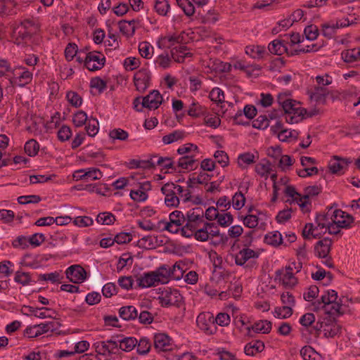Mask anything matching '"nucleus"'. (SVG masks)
I'll list each match as a JSON object with an SVG mask.
<instances>
[{
  "mask_svg": "<svg viewBox=\"0 0 360 360\" xmlns=\"http://www.w3.org/2000/svg\"><path fill=\"white\" fill-rule=\"evenodd\" d=\"M170 338L165 333H158L154 336V347L158 352H166L172 349Z\"/></svg>",
  "mask_w": 360,
  "mask_h": 360,
  "instance_id": "19",
  "label": "nucleus"
},
{
  "mask_svg": "<svg viewBox=\"0 0 360 360\" xmlns=\"http://www.w3.org/2000/svg\"><path fill=\"white\" fill-rule=\"evenodd\" d=\"M93 347L96 352L102 356H110L118 353L117 336H112L111 339L105 341H99L94 343Z\"/></svg>",
  "mask_w": 360,
  "mask_h": 360,
  "instance_id": "7",
  "label": "nucleus"
},
{
  "mask_svg": "<svg viewBox=\"0 0 360 360\" xmlns=\"http://www.w3.org/2000/svg\"><path fill=\"white\" fill-rule=\"evenodd\" d=\"M359 49H347L342 52V58L346 63H353L359 59Z\"/></svg>",
  "mask_w": 360,
  "mask_h": 360,
  "instance_id": "52",
  "label": "nucleus"
},
{
  "mask_svg": "<svg viewBox=\"0 0 360 360\" xmlns=\"http://www.w3.org/2000/svg\"><path fill=\"white\" fill-rule=\"evenodd\" d=\"M265 348L264 343L262 340H254L247 343L244 347V352L248 356H255L262 352Z\"/></svg>",
  "mask_w": 360,
  "mask_h": 360,
  "instance_id": "25",
  "label": "nucleus"
},
{
  "mask_svg": "<svg viewBox=\"0 0 360 360\" xmlns=\"http://www.w3.org/2000/svg\"><path fill=\"white\" fill-rule=\"evenodd\" d=\"M293 310L290 306L277 307L274 309V316L278 319H288L292 316Z\"/></svg>",
  "mask_w": 360,
  "mask_h": 360,
  "instance_id": "49",
  "label": "nucleus"
},
{
  "mask_svg": "<svg viewBox=\"0 0 360 360\" xmlns=\"http://www.w3.org/2000/svg\"><path fill=\"white\" fill-rule=\"evenodd\" d=\"M12 37L14 42L18 44H24L30 42L38 30L39 26L34 19H24L20 22H15L11 25Z\"/></svg>",
  "mask_w": 360,
  "mask_h": 360,
  "instance_id": "1",
  "label": "nucleus"
},
{
  "mask_svg": "<svg viewBox=\"0 0 360 360\" xmlns=\"http://www.w3.org/2000/svg\"><path fill=\"white\" fill-rule=\"evenodd\" d=\"M158 276V282L167 283L171 279V266L167 264H162L154 271Z\"/></svg>",
  "mask_w": 360,
  "mask_h": 360,
  "instance_id": "35",
  "label": "nucleus"
},
{
  "mask_svg": "<svg viewBox=\"0 0 360 360\" xmlns=\"http://www.w3.org/2000/svg\"><path fill=\"white\" fill-rule=\"evenodd\" d=\"M155 12L162 16H167L170 10V5L168 0H155L154 4Z\"/></svg>",
  "mask_w": 360,
  "mask_h": 360,
  "instance_id": "42",
  "label": "nucleus"
},
{
  "mask_svg": "<svg viewBox=\"0 0 360 360\" xmlns=\"http://www.w3.org/2000/svg\"><path fill=\"white\" fill-rule=\"evenodd\" d=\"M56 322L49 321L32 326H28L24 330V335L29 338H37L49 331L53 332L56 329Z\"/></svg>",
  "mask_w": 360,
  "mask_h": 360,
  "instance_id": "10",
  "label": "nucleus"
},
{
  "mask_svg": "<svg viewBox=\"0 0 360 360\" xmlns=\"http://www.w3.org/2000/svg\"><path fill=\"white\" fill-rule=\"evenodd\" d=\"M115 221V217L110 212H103L96 217V221L98 224L105 225H111Z\"/></svg>",
  "mask_w": 360,
  "mask_h": 360,
  "instance_id": "62",
  "label": "nucleus"
},
{
  "mask_svg": "<svg viewBox=\"0 0 360 360\" xmlns=\"http://www.w3.org/2000/svg\"><path fill=\"white\" fill-rule=\"evenodd\" d=\"M271 164L266 159L255 165V172L262 177H267L271 170Z\"/></svg>",
  "mask_w": 360,
  "mask_h": 360,
  "instance_id": "41",
  "label": "nucleus"
},
{
  "mask_svg": "<svg viewBox=\"0 0 360 360\" xmlns=\"http://www.w3.org/2000/svg\"><path fill=\"white\" fill-rule=\"evenodd\" d=\"M212 175H210L205 172H200L197 177L189 178L187 181V185L188 188H193L195 184H207V182L210 181Z\"/></svg>",
  "mask_w": 360,
  "mask_h": 360,
  "instance_id": "39",
  "label": "nucleus"
},
{
  "mask_svg": "<svg viewBox=\"0 0 360 360\" xmlns=\"http://www.w3.org/2000/svg\"><path fill=\"white\" fill-rule=\"evenodd\" d=\"M279 280L286 288H293L297 283V279L293 273H283V269H278L275 272V281Z\"/></svg>",
  "mask_w": 360,
  "mask_h": 360,
  "instance_id": "18",
  "label": "nucleus"
},
{
  "mask_svg": "<svg viewBox=\"0 0 360 360\" xmlns=\"http://www.w3.org/2000/svg\"><path fill=\"white\" fill-rule=\"evenodd\" d=\"M154 168L159 166L162 169H171L174 171L176 170L173 159L169 157H162L158 154L153 155Z\"/></svg>",
  "mask_w": 360,
  "mask_h": 360,
  "instance_id": "26",
  "label": "nucleus"
},
{
  "mask_svg": "<svg viewBox=\"0 0 360 360\" xmlns=\"http://www.w3.org/2000/svg\"><path fill=\"white\" fill-rule=\"evenodd\" d=\"M238 218L243 221L245 226L254 229L259 224V218L257 214H248L246 216H239Z\"/></svg>",
  "mask_w": 360,
  "mask_h": 360,
  "instance_id": "47",
  "label": "nucleus"
},
{
  "mask_svg": "<svg viewBox=\"0 0 360 360\" xmlns=\"http://www.w3.org/2000/svg\"><path fill=\"white\" fill-rule=\"evenodd\" d=\"M105 63L104 55L99 51L89 52L84 59V66L89 71H96L102 69Z\"/></svg>",
  "mask_w": 360,
  "mask_h": 360,
  "instance_id": "8",
  "label": "nucleus"
},
{
  "mask_svg": "<svg viewBox=\"0 0 360 360\" xmlns=\"http://www.w3.org/2000/svg\"><path fill=\"white\" fill-rule=\"evenodd\" d=\"M139 20L132 19L131 20H120L118 22L120 32L126 36H132L136 31V23H139Z\"/></svg>",
  "mask_w": 360,
  "mask_h": 360,
  "instance_id": "29",
  "label": "nucleus"
},
{
  "mask_svg": "<svg viewBox=\"0 0 360 360\" xmlns=\"http://www.w3.org/2000/svg\"><path fill=\"white\" fill-rule=\"evenodd\" d=\"M24 150L27 155L34 157L39 150V144L35 139H30L25 143Z\"/></svg>",
  "mask_w": 360,
  "mask_h": 360,
  "instance_id": "44",
  "label": "nucleus"
},
{
  "mask_svg": "<svg viewBox=\"0 0 360 360\" xmlns=\"http://www.w3.org/2000/svg\"><path fill=\"white\" fill-rule=\"evenodd\" d=\"M245 198L242 191L236 192L232 198L233 207L235 210H240L245 205Z\"/></svg>",
  "mask_w": 360,
  "mask_h": 360,
  "instance_id": "61",
  "label": "nucleus"
},
{
  "mask_svg": "<svg viewBox=\"0 0 360 360\" xmlns=\"http://www.w3.org/2000/svg\"><path fill=\"white\" fill-rule=\"evenodd\" d=\"M65 274L69 281L73 283H83L87 277L86 270L79 264H74L69 266Z\"/></svg>",
  "mask_w": 360,
  "mask_h": 360,
  "instance_id": "12",
  "label": "nucleus"
},
{
  "mask_svg": "<svg viewBox=\"0 0 360 360\" xmlns=\"http://www.w3.org/2000/svg\"><path fill=\"white\" fill-rule=\"evenodd\" d=\"M86 113L83 110H79L73 115L72 122L75 127L83 126L88 121Z\"/></svg>",
  "mask_w": 360,
  "mask_h": 360,
  "instance_id": "60",
  "label": "nucleus"
},
{
  "mask_svg": "<svg viewBox=\"0 0 360 360\" xmlns=\"http://www.w3.org/2000/svg\"><path fill=\"white\" fill-rule=\"evenodd\" d=\"M162 96L158 90H153L149 94L143 97L142 107L149 110H155L162 104Z\"/></svg>",
  "mask_w": 360,
  "mask_h": 360,
  "instance_id": "14",
  "label": "nucleus"
},
{
  "mask_svg": "<svg viewBox=\"0 0 360 360\" xmlns=\"http://www.w3.org/2000/svg\"><path fill=\"white\" fill-rule=\"evenodd\" d=\"M342 215V217H339L338 219H335L334 223L338 224L342 229L351 228L352 224L354 223V218L347 212Z\"/></svg>",
  "mask_w": 360,
  "mask_h": 360,
  "instance_id": "46",
  "label": "nucleus"
},
{
  "mask_svg": "<svg viewBox=\"0 0 360 360\" xmlns=\"http://www.w3.org/2000/svg\"><path fill=\"white\" fill-rule=\"evenodd\" d=\"M186 269L184 262L179 260L176 262L172 267H171V279L179 281L184 276V274Z\"/></svg>",
  "mask_w": 360,
  "mask_h": 360,
  "instance_id": "37",
  "label": "nucleus"
},
{
  "mask_svg": "<svg viewBox=\"0 0 360 360\" xmlns=\"http://www.w3.org/2000/svg\"><path fill=\"white\" fill-rule=\"evenodd\" d=\"M184 37L181 35H169L160 38L157 45L160 49H172L176 44L182 42Z\"/></svg>",
  "mask_w": 360,
  "mask_h": 360,
  "instance_id": "21",
  "label": "nucleus"
},
{
  "mask_svg": "<svg viewBox=\"0 0 360 360\" xmlns=\"http://www.w3.org/2000/svg\"><path fill=\"white\" fill-rule=\"evenodd\" d=\"M159 303L163 307L174 306L180 307L183 303V296L179 290L167 288L158 297Z\"/></svg>",
  "mask_w": 360,
  "mask_h": 360,
  "instance_id": "5",
  "label": "nucleus"
},
{
  "mask_svg": "<svg viewBox=\"0 0 360 360\" xmlns=\"http://www.w3.org/2000/svg\"><path fill=\"white\" fill-rule=\"evenodd\" d=\"M109 136L112 141H126L129 137V134L127 131L117 128L110 130L109 132Z\"/></svg>",
  "mask_w": 360,
  "mask_h": 360,
  "instance_id": "58",
  "label": "nucleus"
},
{
  "mask_svg": "<svg viewBox=\"0 0 360 360\" xmlns=\"http://www.w3.org/2000/svg\"><path fill=\"white\" fill-rule=\"evenodd\" d=\"M272 323L271 321L267 320H260L255 322L252 326L247 328L248 331L253 330L255 333H262L264 334H268L271 332Z\"/></svg>",
  "mask_w": 360,
  "mask_h": 360,
  "instance_id": "32",
  "label": "nucleus"
},
{
  "mask_svg": "<svg viewBox=\"0 0 360 360\" xmlns=\"http://www.w3.org/2000/svg\"><path fill=\"white\" fill-rule=\"evenodd\" d=\"M68 102L74 107L79 108L82 103V97L75 91H70L66 94Z\"/></svg>",
  "mask_w": 360,
  "mask_h": 360,
  "instance_id": "64",
  "label": "nucleus"
},
{
  "mask_svg": "<svg viewBox=\"0 0 360 360\" xmlns=\"http://www.w3.org/2000/svg\"><path fill=\"white\" fill-rule=\"evenodd\" d=\"M15 71L7 60L0 59V76H8L10 73L15 76Z\"/></svg>",
  "mask_w": 360,
  "mask_h": 360,
  "instance_id": "59",
  "label": "nucleus"
},
{
  "mask_svg": "<svg viewBox=\"0 0 360 360\" xmlns=\"http://www.w3.org/2000/svg\"><path fill=\"white\" fill-rule=\"evenodd\" d=\"M133 80L136 89L143 93L150 86L151 72L147 68H141L135 72Z\"/></svg>",
  "mask_w": 360,
  "mask_h": 360,
  "instance_id": "9",
  "label": "nucleus"
},
{
  "mask_svg": "<svg viewBox=\"0 0 360 360\" xmlns=\"http://www.w3.org/2000/svg\"><path fill=\"white\" fill-rule=\"evenodd\" d=\"M196 161L193 155H184L179 159L177 167L184 169L193 170L197 167V165H195Z\"/></svg>",
  "mask_w": 360,
  "mask_h": 360,
  "instance_id": "36",
  "label": "nucleus"
},
{
  "mask_svg": "<svg viewBox=\"0 0 360 360\" xmlns=\"http://www.w3.org/2000/svg\"><path fill=\"white\" fill-rule=\"evenodd\" d=\"M196 324L207 335H214L217 331V326L214 323V316L210 311L200 313L196 319Z\"/></svg>",
  "mask_w": 360,
  "mask_h": 360,
  "instance_id": "6",
  "label": "nucleus"
},
{
  "mask_svg": "<svg viewBox=\"0 0 360 360\" xmlns=\"http://www.w3.org/2000/svg\"><path fill=\"white\" fill-rule=\"evenodd\" d=\"M352 162L350 158H340L335 157V160L329 163L328 167L331 173L338 174Z\"/></svg>",
  "mask_w": 360,
  "mask_h": 360,
  "instance_id": "33",
  "label": "nucleus"
},
{
  "mask_svg": "<svg viewBox=\"0 0 360 360\" xmlns=\"http://www.w3.org/2000/svg\"><path fill=\"white\" fill-rule=\"evenodd\" d=\"M85 129L89 136H94L98 131V121L96 118L90 117L86 122Z\"/></svg>",
  "mask_w": 360,
  "mask_h": 360,
  "instance_id": "54",
  "label": "nucleus"
},
{
  "mask_svg": "<svg viewBox=\"0 0 360 360\" xmlns=\"http://www.w3.org/2000/svg\"><path fill=\"white\" fill-rule=\"evenodd\" d=\"M299 322L303 327L302 333L307 332L311 335V329L316 323L315 315L313 313H306L300 317Z\"/></svg>",
  "mask_w": 360,
  "mask_h": 360,
  "instance_id": "28",
  "label": "nucleus"
},
{
  "mask_svg": "<svg viewBox=\"0 0 360 360\" xmlns=\"http://www.w3.org/2000/svg\"><path fill=\"white\" fill-rule=\"evenodd\" d=\"M185 136L184 132L179 130H175L173 132L162 137L164 144H170L174 142L182 140Z\"/></svg>",
  "mask_w": 360,
  "mask_h": 360,
  "instance_id": "45",
  "label": "nucleus"
},
{
  "mask_svg": "<svg viewBox=\"0 0 360 360\" xmlns=\"http://www.w3.org/2000/svg\"><path fill=\"white\" fill-rule=\"evenodd\" d=\"M139 51L143 58L149 59L152 57L153 47L149 42L142 41L139 44Z\"/></svg>",
  "mask_w": 360,
  "mask_h": 360,
  "instance_id": "53",
  "label": "nucleus"
},
{
  "mask_svg": "<svg viewBox=\"0 0 360 360\" xmlns=\"http://www.w3.org/2000/svg\"><path fill=\"white\" fill-rule=\"evenodd\" d=\"M205 108L198 103L193 102L187 110V114L192 117H198L204 115Z\"/></svg>",
  "mask_w": 360,
  "mask_h": 360,
  "instance_id": "51",
  "label": "nucleus"
},
{
  "mask_svg": "<svg viewBox=\"0 0 360 360\" xmlns=\"http://www.w3.org/2000/svg\"><path fill=\"white\" fill-rule=\"evenodd\" d=\"M308 94L311 100L318 104H324L329 91L324 86H315L314 90L309 91Z\"/></svg>",
  "mask_w": 360,
  "mask_h": 360,
  "instance_id": "23",
  "label": "nucleus"
},
{
  "mask_svg": "<svg viewBox=\"0 0 360 360\" xmlns=\"http://www.w3.org/2000/svg\"><path fill=\"white\" fill-rule=\"evenodd\" d=\"M161 191L165 195V203L167 207H176L179 205V197L175 191V184L168 182L161 187Z\"/></svg>",
  "mask_w": 360,
  "mask_h": 360,
  "instance_id": "11",
  "label": "nucleus"
},
{
  "mask_svg": "<svg viewBox=\"0 0 360 360\" xmlns=\"http://www.w3.org/2000/svg\"><path fill=\"white\" fill-rule=\"evenodd\" d=\"M136 281L138 286L141 288H149L159 283L158 276L154 271L144 273L137 278Z\"/></svg>",
  "mask_w": 360,
  "mask_h": 360,
  "instance_id": "20",
  "label": "nucleus"
},
{
  "mask_svg": "<svg viewBox=\"0 0 360 360\" xmlns=\"http://www.w3.org/2000/svg\"><path fill=\"white\" fill-rule=\"evenodd\" d=\"M342 327L334 319L330 316L323 319V321L318 320L311 329V335L318 338L321 332H323L325 338H334L341 333Z\"/></svg>",
  "mask_w": 360,
  "mask_h": 360,
  "instance_id": "2",
  "label": "nucleus"
},
{
  "mask_svg": "<svg viewBox=\"0 0 360 360\" xmlns=\"http://www.w3.org/2000/svg\"><path fill=\"white\" fill-rule=\"evenodd\" d=\"M231 318L227 313L220 312L214 317V323L221 327L228 326L230 324Z\"/></svg>",
  "mask_w": 360,
  "mask_h": 360,
  "instance_id": "63",
  "label": "nucleus"
},
{
  "mask_svg": "<svg viewBox=\"0 0 360 360\" xmlns=\"http://www.w3.org/2000/svg\"><path fill=\"white\" fill-rule=\"evenodd\" d=\"M268 50L271 54L281 56L288 53L287 43L283 39H274L269 44Z\"/></svg>",
  "mask_w": 360,
  "mask_h": 360,
  "instance_id": "22",
  "label": "nucleus"
},
{
  "mask_svg": "<svg viewBox=\"0 0 360 360\" xmlns=\"http://www.w3.org/2000/svg\"><path fill=\"white\" fill-rule=\"evenodd\" d=\"M119 316L124 321H133L138 317V311L132 305L123 306L119 309Z\"/></svg>",
  "mask_w": 360,
  "mask_h": 360,
  "instance_id": "30",
  "label": "nucleus"
},
{
  "mask_svg": "<svg viewBox=\"0 0 360 360\" xmlns=\"http://www.w3.org/2000/svg\"><path fill=\"white\" fill-rule=\"evenodd\" d=\"M119 349L124 352H130L136 346L137 340L134 337H123L122 335H117Z\"/></svg>",
  "mask_w": 360,
  "mask_h": 360,
  "instance_id": "24",
  "label": "nucleus"
},
{
  "mask_svg": "<svg viewBox=\"0 0 360 360\" xmlns=\"http://www.w3.org/2000/svg\"><path fill=\"white\" fill-rule=\"evenodd\" d=\"M209 98L212 101L217 103H222L225 99L224 91L219 87H214L212 89Z\"/></svg>",
  "mask_w": 360,
  "mask_h": 360,
  "instance_id": "57",
  "label": "nucleus"
},
{
  "mask_svg": "<svg viewBox=\"0 0 360 360\" xmlns=\"http://www.w3.org/2000/svg\"><path fill=\"white\" fill-rule=\"evenodd\" d=\"M264 242L268 245L277 247L283 242L282 236L278 231L270 232L264 236Z\"/></svg>",
  "mask_w": 360,
  "mask_h": 360,
  "instance_id": "40",
  "label": "nucleus"
},
{
  "mask_svg": "<svg viewBox=\"0 0 360 360\" xmlns=\"http://www.w3.org/2000/svg\"><path fill=\"white\" fill-rule=\"evenodd\" d=\"M338 297V292L335 290H326L321 295V299L314 303V305L319 309L332 304L328 313L331 315H342L343 314V311H341L342 304L336 302Z\"/></svg>",
  "mask_w": 360,
  "mask_h": 360,
  "instance_id": "3",
  "label": "nucleus"
},
{
  "mask_svg": "<svg viewBox=\"0 0 360 360\" xmlns=\"http://www.w3.org/2000/svg\"><path fill=\"white\" fill-rule=\"evenodd\" d=\"M136 347L138 354L145 355L149 352L151 345L149 340L147 338L143 337L141 338L139 342L137 341Z\"/></svg>",
  "mask_w": 360,
  "mask_h": 360,
  "instance_id": "55",
  "label": "nucleus"
},
{
  "mask_svg": "<svg viewBox=\"0 0 360 360\" xmlns=\"http://www.w3.org/2000/svg\"><path fill=\"white\" fill-rule=\"evenodd\" d=\"M177 6L181 8L187 17H191L195 13V6L191 0H176Z\"/></svg>",
  "mask_w": 360,
  "mask_h": 360,
  "instance_id": "43",
  "label": "nucleus"
},
{
  "mask_svg": "<svg viewBox=\"0 0 360 360\" xmlns=\"http://www.w3.org/2000/svg\"><path fill=\"white\" fill-rule=\"evenodd\" d=\"M172 58L178 63H184L186 58L193 57V54L189 51V48L185 45L174 46L170 50Z\"/></svg>",
  "mask_w": 360,
  "mask_h": 360,
  "instance_id": "15",
  "label": "nucleus"
},
{
  "mask_svg": "<svg viewBox=\"0 0 360 360\" xmlns=\"http://www.w3.org/2000/svg\"><path fill=\"white\" fill-rule=\"evenodd\" d=\"M169 221L168 222L172 223L174 225L182 227L183 224L186 221V217L181 211L175 210L169 214Z\"/></svg>",
  "mask_w": 360,
  "mask_h": 360,
  "instance_id": "48",
  "label": "nucleus"
},
{
  "mask_svg": "<svg viewBox=\"0 0 360 360\" xmlns=\"http://www.w3.org/2000/svg\"><path fill=\"white\" fill-rule=\"evenodd\" d=\"M233 257L236 264L243 266L249 259L252 258H257L259 257V254L250 248H245L240 250Z\"/></svg>",
  "mask_w": 360,
  "mask_h": 360,
  "instance_id": "16",
  "label": "nucleus"
},
{
  "mask_svg": "<svg viewBox=\"0 0 360 360\" xmlns=\"http://www.w3.org/2000/svg\"><path fill=\"white\" fill-rule=\"evenodd\" d=\"M24 309L25 311L26 314L33 315L35 317L44 319L46 317H51V316L49 314H46L45 311H51V309L47 307H34L31 306H24Z\"/></svg>",
  "mask_w": 360,
  "mask_h": 360,
  "instance_id": "38",
  "label": "nucleus"
},
{
  "mask_svg": "<svg viewBox=\"0 0 360 360\" xmlns=\"http://www.w3.org/2000/svg\"><path fill=\"white\" fill-rule=\"evenodd\" d=\"M332 246V240L328 238H324L319 240L314 245L315 255L319 257H326L330 254Z\"/></svg>",
  "mask_w": 360,
  "mask_h": 360,
  "instance_id": "17",
  "label": "nucleus"
},
{
  "mask_svg": "<svg viewBox=\"0 0 360 360\" xmlns=\"http://www.w3.org/2000/svg\"><path fill=\"white\" fill-rule=\"evenodd\" d=\"M133 257L131 253L127 252L122 255L117 264V271L120 272L126 266H131L133 264Z\"/></svg>",
  "mask_w": 360,
  "mask_h": 360,
  "instance_id": "50",
  "label": "nucleus"
},
{
  "mask_svg": "<svg viewBox=\"0 0 360 360\" xmlns=\"http://www.w3.org/2000/svg\"><path fill=\"white\" fill-rule=\"evenodd\" d=\"M245 53L254 59H262L268 54L266 48L260 45H248L245 47Z\"/></svg>",
  "mask_w": 360,
  "mask_h": 360,
  "instance_id": "27",
  "label": "nucleus"
},
{
  "mask_svg": "<svg viewBox=\"0 0 360 360\" xmlns=\"http://www.w3.org/2000/svg\"><path fill=\"white\" fill-rule=\"evenodd\" d=\"M15 282L22 285H27L32 282L31 275L28 272L17 271L14 277Z\"/></svg>",
  "mask_w": 360,
  "mask_h": 360,
  "instance_id": "56",
  "label": "nucleus"
},
{
  "mask_svg": "<svg viewBox=\"0 0 360 360\" xmlns=\"http://www.w3.org/2000/svg\"><path fill=\"white\" fill-rule=\"evenodd\" d=\"M186 220L190 221H198L200 223H205L204 219V211L202 207H196L191 209L185 215Z\"/></svg>",
  "mask_w": 360,
  "mask_h": 360,
  "instance_id": "34",
  "label": "nucleus"
},
{
  "mask_svg": "<svg viewBox=\"0 0 360 360\" xmlns=\"http://www.w3.org/2000/svg\"><path fill=\"white\" fill-rule=\"evenodd\" d=\"M186 223L184 226L181 228V234L185 238H191L196 232L197 229H199L203 223L198 221H190L186 220Z\"/></svg>",
  "mask_w": 360,
  "mask_h": 360,
  "instance_id": "31",
  "label": "nucleus"
},
{
  "mask_svg": "<svg viewBox=\"0 0 360 360\" xmlns=\"http://www.w3.org/2000/svg\"><path fill=\"white\" fill-rule=\"evenodd\" d=\"M15 69L21 72L19 73L15 72V76L13 75V77L9 79L11 84H15L19 86L23 87L31 83L33 78V73L32 72L23 66H19Z\"/></svg>",
  "mask_w": 360,
  "mask_h": 360,
  "instance_id": "13",
  "label": "nucleus"
},
{
  "mask_svg": "<svg viewBox=\"0 0 360 360\" xmlns=\"http://www.w3.org/2000/svg\"><path fill=\"white\" fill-rule=\"evenodd\" d=\"M299 104L295 100L291 99L284 105L283 111L286 114L285 120L288 123H298L304 118L307 110L299 106Z\"/></svg>",
  "mask_w": 360,
  "mask_h": 360,
  "instance_id": "4",
  "label": "nucleus"
}]
</instances>
